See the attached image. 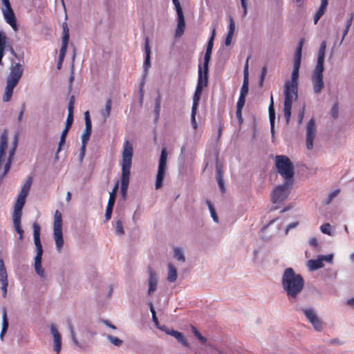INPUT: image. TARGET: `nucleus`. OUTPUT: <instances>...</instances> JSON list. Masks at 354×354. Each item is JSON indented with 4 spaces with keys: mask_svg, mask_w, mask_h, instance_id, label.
I'll list each match as a JSON object with an SVG mask.
<instances>
[{
    "mask_svg": "<svg viewBox=\"0 0 354 354\" xmlns=\"http://www.w3.org/2000/svg\"><path fill=\"white\" fill-rule=\"evenodd\" d=\"M281 286L290 301H295L303 290L304 281L301 274L291 268H286L282 275Z\"/></svg>",
    "mask_w": 354,
    "mask_h": 354,
    "instance_id": "1",
    "label": "nucleus"
},
{
    "mask_svg": "<svg viewBox=\"0 0 354 354\" xmlns=\"http://www.w3.org/2000/svg\"><path fill=\"white\" fill-rule=\"evenodd\" d=\"M133 157V146L129 140H126L123 145L122 160V176L120 193L122 197H126L129 183L130 169Z\"/></svg>",
    "mask_w": 354,
    "mask_h": 354,
    "instance_id": "2",
    "label": "nucleus"
},
{
    "mask_svg": "<svg viewBox=\"0 0 354 354\" xmlns=\"http://www.w3.org/2000/svg\"><path fill=\"white\" fill-rule=\"evenodd\" d=\"M33 228V238L34 243L36 248V256L34 259V268L35 272L41 278L45 277L44 270L41 266V259L43 255V248L40 241V226L34 223L32 225Z\"/></svg>",
    "mask_w": 354,
    "mask_h": 354,
    "instance_id": "3",
    "label": "nucleus"
},
{
    "mask_svg": "<svg viewBox=\"0 0 354 354\" xmlns=\"http://www.w3.org/2000/svg\"><path fill=\"white\" fill-rule=\"evenodd\" d=\"M276 167L278 173L285 179L287 183H293L294 167L287 156H277Z\"/></svg>",
    "mask_w": 354,
    "mask_h": 354,
    "instance_id": "4",
    "label": "nucleus"
},
{
    "mask_svg": "<svg viewBox=\"0 0 354 354\" xmlns=\"http://www.w3.org/2000/svg\"><path fill=\"white\" fill-rule=\"evenodd\" d=\"M8 147V132L4 130L0 136V171L3 167V172L0 174V184L10 169L12 162L6 160V150Z\"/></svg>",
    "mask_w": 354,
    "mask_h": 354,
    "instance_id": "5",
    "label": "nucleus"
},
{
    "mask_svg": "<svg viewBox=\"0 0 354 354\" xmlns=\"http://www.w3.org/2000/svg\"><path fill=\"white\" fill-rule=\"evenodd\" d=\"M324 66H315L311 73L313 91L315 95H319L324 88L323 72Z\"/></svg>",
    "mask_w": 354,
    "mask_h": 354,
    "instance_id": "6",
    "label": "nucleus"
},
{
    "mask_svg": "<svg viewBox=\"0 0 354 354\" xmlns=\"http://www.w3.org/2000/svg\"><path fill=\"white\" fill-rule=\"evenodd\" d=\"M167 152L166 148H162L159 159L158 172L156 175L155 187L156 189H160L162 186V182L165 178L167 169Z\"/></svg>",
    "mask_w": 354,
    "mask_h": 354,
    "instance_id": "7",
    "label": "nucleus"
},
{
    "mask_svg": "<svg viewBox=\"0 0 354 354\" xmlns=\"http://www.w3.org/2000/svg\"><path fill=\"white\" fill-rule=\"evenodd\" d=\"M62 28L63 30V35L62 38V46L59 50V61L57 63L58 69L61 68L62 62L66 53V50L70 37L68 26L66 21L62 23Z\"/></svg>",
    "mask_w": 354,
    "mask_h": 354,
    "instance_id": "8",
    "label": "nucleus"
},
{
    "mask_svg": "<svg viewBox=\"0 0 354 354\" xmlns=\"http://www.w3.org/2000/svg\"><path fill=\"white\" fill-rule=\"evenodd\" d=\"M24 66L22 64L11 61L10 72L7 77L6 82L17 85L23 75Z\"/></svg>",
    "mask_w": 354,
    "mask_h": 354,
    "instance_id": "9",
    "label": "nucleus"
},
{
    "mask_svg": "<svg viewBox=\"0 0 354 354\" xmlns=\"http://www.w3.org/2000/svg\"><path fill=\"white\" fill-rule=\"evenodd\" d=\"M24 205L21 203L16 202L15 204L14 211L12 213L13 225L16 232L19 234V239L22 240L24 238V230L21 226V217L22 215V209Z\"/></svg>",
    "mask_w": 354,
    "mask_h": 354,
    "instance_id": "10",
    "label": "nucleus"
},
{
    "mask_svg": "<svg viewBox=\"0 0 354 354\" xmlns=\"http://www.w3.org/2000/svg\"><path fill=\"white\" fill-rule=\"evenodd\" d=\"M293 183H287L286 181L283 185L277 187L272 195V201L273 203H281L284 201L289 194V189Z\"/></svg>",
    "mask_w": 354,
    "mask_h": 354,
    "instance_id": "11",
    "label": "nucleus"
},
{
    "mask_svg": "<svg viewBox=\"0 0 354 354\" xmlns=\"http://www.w3.org/2000/svg\"><path fill=\"white\" fill-rule=\"evenodd\" d=\"M177 12V26L175 31V37L178 38L180 37L185 31V18L183 12L182 8L180 6L178 0H172Z\"/></svg>",
    "mask_w": 354,
    "mask_h": 354,
    "instance_id": "12",
    "label": "nucleus"
},
{
    "mask_svg": "<svg viewBox=\"0 0 354 354\" xmlns=\"http://www.w3.org/2000/svg\"><path fill=\"white\" fill-rule=\"evenodd\" d=\"M3 18L5 21L12 27L15 30H17V25L15 12L11 7L10 3L2 4L1 8Z\"/></svg>",
    "mask_w": 354,
    "mask_h": 354,
    "instance_id": "13",
    "label": "nucleus"
},
{
    "mask_svg": "<svg viewBox=\"0 0 354 354\" xmlns=\"http://www.w3.org/2000/svg\"><path fill=\"white\" fill-rule=\"evenodd\" d=\"M316 135V122L312 118L307 123L306 127V148L311 150L313 148V141Z\"/></svg>",
    "mask_w": 354,
    "mask_h": 354,
    "instance_id": "14",
    "label": "nucleus"
},
{
    "mask_svg": "<svg viewBox=\"0 0 354 354\" xmlns=\"http://www.w3.org/2000/svg\"><path fill=\"white\" fill-rule=\"evenodd\" d=\"M303 312L316 331H321L323 329V322L318 317L314 309L306 308L303 310Z\"/></svg>",
    "mask_w": 354,
    "mask_h": 354,
    "instance_id": "15",
    "label": "nucleus"
},
{
    "mask_svg": "<svg viewBox=\"0 0 354 354\" xmlns=\"http://www.w3.org/2000/svg\"><path fill=\"white\" fill-rule=\"evenodd\" d=\"M202 92L203 89L199 88V87L196 88L195 92L193 95V103L191 112V123L194 129H196L198 127L196 120V115Z\"/></svg>",
    "mask_w": 354,
    "mask_h": 354,
    "instance_id": "16",
    "label": "nucleus"
},
{
    "mask_svg": "<svg viewBox=\"0 0 354 354\" xmlns=\"http://www.w3.org/2000/svg\"><path fill=\"white\" fill-rule=\"evenodd\" d=\"M298 88H292L289 85L284 86V106H292L293 100L298 97Z\"/></svg>",
    "mask_w": 354,
    "mask_h": 354,
    "instance_id": "17",
    "label": "nucleus"
},
{
    "mask_svg": "<svg viewBox=\"0 0 354 354\" xmlns=\"http://www.w3.org/2000/svg\"><path fill=\"white\" fill-rule=\"evenodd\" d=\"M208 68L209 66L207 67V69L205 70V68L204 67V65L203 66L199 64L198 65V80H197V84L196 88H198L203 89L204 87L207 86L208 83Z\"/></svg>",
    "mask_w": 354,
    "mask_h": 354,
    "instance_id": "18",
    "label": "nucleus"
},
{
    "mask_svg": "<svg viewBox=\"0 0 354 354\" xmlns=\"http://www.w3.org/2000/svg\"><path fill=\"white\" fill-rule=\"evenodd\" d=\"M119 182H116L112 192L110 193L108 204L106 208L105 220L109 221L111 217L113 208L115 201L116 193L118 189Z\"/></svg>",
    "mask_w": 354,
    "mask_h": 354,
    "instance_id": "19",
    "label": "nucleus"
},
{
    "mask_svg": "<svg viewBox=\"0 0 354 354\" xmlns=\"http://www.w3.org/2000/svg\"><path fill=\"white\" fill-rule=\"evenodd\" d=\"M216 35V28L214 27L212 30V35L209 39V41L207 42V45L206 47V50L204 56V62L203 65L205 68V70L207 69V67L209 66V61L211 59V55L212 52L213 45H214V40Z\"/></svg>",
    "mask_w": 354,
    "mask_h": 354,
    "instance_id": "20",
    "label": "nucleus"
},
{
    "mask_svg": "<svg viewBox=\"0 0 354 354\" xmlns=\"http://www.w3.org/2000/svg\"><path fill=\"white\" fill-rule=\"evenodd\" d=\"M50 332L53 336V350L59 354L62 348V337L57 327L52 324L50 326Z\"/></svg>",
    "mask_w": 354,
    "mask_h": 354,
    "instance_id": "21",
    "label": "nucleus"
},
{
    "mask_svg": "<svg viewBox=\"0 0 354 354\" xmlns=\"http://www.w3.org/2000/svg\"><path fill=\"white\" fill-rule=\"evenodd\" d=\"M32 184V177H29L25 184L23 185L21 190L18 195L17 200L16 202L21 203L24 205L26 203V198L28 195Z\"/></svg>",
    "mask_w": 354,
    "mask_h": 354,
    "instance_id": "22",
    "label": "nucleus"
},
{
    "mask_svg": "<svg viewBox=\"0 0 354 354\" xmlns=\"http://www.w3.org/2000/svg\"><path fill=\"white\" fill-rule=\"evenodd\" d=\"M53 238L55 242L56 250L60 252L64 246V238L62 234V227L53 228Z\"/></svg>",
    "mask_w": 354,
    "mask_h": 354,
    "instance_id": "23",
    "label": "nucleus"
},
{
    "mask_svg": "<svg viewBox=\"0 0 354 354\" xmlns=\"http://www.w3.org/2000/svg\"><path fill=\"white\" fill-rule=\"evenodd\" d=\"M148 284V295H151L156 291L158 284V277L156 272L151 268L149 269Z\"/></svg>",
    "mask_w": 354,
    "mask_h": 354,
    "instance_id": "24",
    "label": "nucleus"
},
{
    "mask_svg": "<svg viewBox=\"0 0 354 354\" xmlns=\"http://www.w3.org/2000/svg\"><path fill=\"white\" fill-rule=\"evenodd\" d=\"M145 59L144 61V70L145 73H147L148 69L151 66L150 62V55H151V49L149 46V39L148 37H146L145 39Z\"/></svg>",
    "mask_w": 354,
    "mask_h": 354,
    "instance_id": "25",
    "label": "nucleus"
},
{
    "mask_svg": "<svg viewBox=\"0 0 354 354\" xmlns=\"http://www.w3.org/2000/svg\"><path fill=\"white\" fill-rule=\"evenodd\" d=\"M300 66L293 65V69L291 74V80L287 81L285 85H289L292 88H298L299 84V71Z\"/></svg>",
    "mask_w": 354,
    "mask_h": 354,
    "instance_id": "26",
    "label": "nucleus"
},
{
    "mask_svg": "<svg viewBox=\"0 0 354 354\" xmlns=\"http://www.w3.org/2000/svg\"><path fill=\"white\" fill-rule=\"evenodd\" d=\"M328 3V0H321V4L314 16L313 21L315 24H317L319 19L324 15V14L326 11Z\"/></svg>",
    "mask_w": 354,
    "mask_h": 354,
    "instance_id": "27",
    "label": "nucleus"
},
{
    "mask_svg": "<svg viewBox=\"0 0 354 354\" xmlns=\"http://www.w3.org/2000/svg\"><path fill=\"white\" fill-rule=\"evenodd\" d=\"M326 48V41H322L320 46H319L317 60V63H316L315 66H324Z\"/></svg>",
    "mask_w": 354,
    "mask_h": 354,
    "instance_id": "28",
    "label": "nucleus"
},
{
    "mask_svg": "<svg viewBox=\"0 0 354 354\" xmlns=\"http://www.w3.org/2000/svg\"><path fill=\"white\" fill-rule=\"evenodd\" d=\"M235 30V24L232 17H230V24L228 28V32L225 39V46H228L232 43V37Z\"/></svg>",
    "mask_w": 354,
    "mask_h": 354,
    "instance_id": "29",
    "label": "nucleus"
},
{
    "mask_svg": "<svg viewBox=\"0 0 354 354\" xmlns=\"http://www.w3.org/2000/svg\"><path fill=\"white\" fill-rule=\"evenodd\" d=\"M16 86H17V84H12V83L6 82L5 92H4V94L3 96V101L4 102H8L10 100L12 95L13 89L15 88V87Z\"/></svg>",
    "mask_w": 354,
    "mask_h": 354,
    "instance_id": "30",
    "label": "nucleus"
},
{
    "mask_svg": "<svg viewBox=\"0 0 354 354\" xmlns=\"http://www.w3.org/2000/svg\"><path fill=\"white\" fill-rule=\"evenodd\" d=\"M112 101L111 99H108L105 104V107L104 109L100 111V114L102 117L103 123H106L107 119L110 116L111 109Z\"/></svg>",
    "mask_w": 354,
    "mask_h": 354,
    "instance_id": "31",
    "label": "nucleus"
},
{
    "mask_svg": "<svg viewBox=\"0 0 354 354\" xmlns=\"http://www.w3.org/2000/svg\"><path fill=\"white\" fill-rule=\"evenodd\" d=\"M8 328V319L7 317V311L5 308H3L2 312V328L0 334V338L3 339V336L6 333Z\"/></svg>",
    "mask_w": 354,
    "mask_h": 354,
    "instance_id": "32",
    "label": "nucleus"
},
{
    "mask_svg": "<svg viewBox=\"0 0 354 354\" xmlns=\"http://www.w3.org/2000/svg\"><path fill=\"white\" fill-rule=\"evenodd\" d=\"M167 268H168V274H167V279L169 282L174 283L176 281V280L177 279V276H178L177 270L175 268V266L171 263H168Z\"/></svg>",
    "mask_w": 354,
    "mask_h": 354,
    "instance_id": "33",
    "label": "nucleus"
},
{
    "mask_svg": "<svg viewBox=\"0 0 354 354\" xmlns=\"http://www.w3.org/2000/svg\"><path fill=\"white\" fill-rule=\"evenodd\" d=\"M307 266L310 271H315L324 267V263L322 262L319 257L317 259H310L307 262Z\"/></svg>",
    "mask_w": 354,
    "mask_h": 354,
    "instance_id": "34",
    "label": "nucleus"
},
{
    "mask_svg": "<svg viewBox=\"0 0 354 354\" xmlns=\"http://www.w3.org/2000/svg\"><path fill=\"white\" fill-rule=\"evenodd\" d=\"M303 46V40H301L299 43V45L296 49L295 55H294V62L293 65L300 66L301 61V51Z\"/></svg>",
    "mask_w": 354,
    "mask_h": 354,
    "instance_id": "35",
    "label": "nucleus"
},
{
    "mask_svg": "<svg viewBox=\"0 0 354 354\" xmlns=\"http://www.w3.org/2000/svg\"><path fill=\"white\" fill-rule=\"evenodd\" d=\"M17 144H18V136L16 134V135H15V136L13 138V140L12 142V147H10V149L9 150V155H8V158L6 159L7 160H10V162H12V160H13V158H14L16 149H17Z\"/></svg>",
    "mask_w": 354,
    "mask_h": 354,
    "instance_id": "36",
    "label": "nucleus"
},
{
    "mask_svg": "<svg viewBox=\"0 0 354 354\" xmlns=\"http://www.w3.org/2000/svg\"><path fill=\"white\" fill-rule=\"evenodd\" d=\"M174 257L178 261L184 263L185 261V257L183 250L180 248H175L174 249Z\"/></svg>",
    "mask_w": 354,
    "mask_h": 354,
    "instance_id": "37",
    "label": "nucleus"
},
{
    "mask_svg": "<svg viewBox=\"0 0 354 354\" xmlns=\"http://www.w3.org/2000/svg\"><path fill=\"white\" fill-rule=\"evenodd\" d=\"M353 17H354V14L353 12H351L348 14V18L347 19L346 22L345 28L343 31V36H342L340 44L342 43L345 36L347 35V33L349 30V28L352 24V21H353Z\"/></svg>",
    "mask_w": 354,
    "mask_h": 354,
    "instance_id": "38",
    "label": "nucleus"
},
{
    "mask_svg": "<svg viewBox=\"0 0 354 354\" xmlns=\"http://www.w3.org/2000/svg\"><path fill=\"white\" fill-rule=\"evenodd\" d=\"M62 227V214L56 210L54 215L53 228Z\"/></svg>",
    "mask_w": 354,
    "mask_h": 354,
    "instance_id": "39",
    "label": "nucleus"
},
{
    "mask_svg": "<svg viewBox=\"0 0 354 354\" xmlns=\"http://www.w3.org/2000/svg\"><path fill=\"white\" fill-rule=\"evenodd\" d=\"M68 329H69V331H70V333H71V339L73 341V342L78 347L81 348H83V346L81 344V343L77 340V337H76V335H75V330H74V328L71 324V322H68Z\"/></svg>",
    "mask_w": 354,
    "mask_h": 354,
    "instance_id": "40",
    "label": "nucleus"
},
{
    "mask_svg": "<svg viewBox=\"0 0 354 354\" xmlns=\"http://www.w3.org/2000/svg\"><path fill=\"white\" fill-rule=\"evenodd\" d=\"M269 111V119L270 124H274V120H275V111L274 108V101H273V97L271 95L270 97V103L268 108Z\"/></svg>",
    "mask_w": 354,
    "mask_h": 354,
    "instance_id": "41",
    "label": "nucleus"
},
{
    "mask_svg": "<svg viewBox=\"0 0 354 354\" xmlns=\"http://www.w3.org/2000/svg\"><path fill=\"white\" fill-rule=\"evenodd\" d=\"M0 281L1 283L8 281L7 272L2 259H0Z\"/></svg>",
    "mask_w": 354,
    "mask_h": 354,
    "instance_id": "42",
    "label": "nucleus"
},
{
    "mask_svg": "<svg viewBox=\"0 0 354 354\" xmlns=\"http://www.w3.org/2000/svg\"><path fill=\"white\" fill-rule=\"evenodd\" d=\"M8 46L6 33L0 31V52H4Z\"/></svg>",
    "mask_w": 354,
    "mask_h": 354,
    "instance_id": "43",
    "label": "nucleus"
},
{
    "mask_svg": "<svg viewBox=\"0 0 354 354\" xmlns=\"http://www.w3.org/2000/svg\"><path fill=\"white\" fill-rule=\"evenodd\" d=\"M248 93V77H243V82L240 91V95L246 96Z\"/></svg>",
    "mask_w": 354,
    "mask_h": 354,
    "instance_id": "44",
    "label": "nucleus"
},
{
    "mask_svg": "<svg viewBox=\"0 0 354 354\" xmlns=\"http://www.w3.org/2000/svg\"><path fill=\"white\" fill-rule=\"evenodd\" d=\"M192 331L194 336L197 337V339L203 344H205L207 342V339L204 337L200 332L196 329V327L192 326Z\"/></svg>",
    "mask_w": 354,
    "mask_h": 354,
    "instance_id": "45",
    "label": "nucleus"
},
{
    "mask_svg": "<svg viewBox=\"0 0 354 354\" xmlns=\"http://www.w3.org/2000/svg\"><path fill=\"white\" fill-rule=\"evenodd\" d=\"M206 203H207V205L208 206V208H209L210 214H211V216L212 217L213 220L216 223H218V216H217V215L216 214V212H215V209H214V207L213 205L209 201H207Z\"/></svg>",
    "mask_w": 354,
    "mask_h": 354,
    "instance_id": "46",
    "label": "nucleus"
},
{
    "mask_svg": "<svg viewBox=\"0 0 354 354\" xmlns=\"http://www.w3.org/2000/svg\"><path fill=\"white\" fill-rule=\"evenodd\" d=\"M107 339L111 344L116 346H120L123 342L120 339L111 335H107Z\"/></svg>",
    "mask_w": 354,
    "mask_h": 354,
    "instance_id": "47",
    "label": "nucleus"
},
{
    "mask_svg": "<svg viewBox=\"0 0 354 354\" xmlns=\"http://www.w3.org/2000/svg\"><path fill=\"white\" fill-rule=\"evenodd\" d=\"M320 230L322 233L331 236V225L330 223H324L320 227Z\"/></svg>",
    "mask_w": 354,
    "mask_h": 354,
    "instance_id": "48",
    "label": "nucleus"
},
{
    "mask_svg": "<svg viewBox=\"0 0 354 354\" xmlns=\"http://www.w3.org/2000/svg\"><path fill=\"white\" fill-rule=\"evenodd\" d=\"M291 109L292 106H284L283 111H284V117L286 118V124H288L290 122L291 117Z\"/></svg>",
    "mask_w": 354,
    "mask_h": 354,
    "instance_id": "49",
    "label": "nucleus"
},
{
    "mask_svg": "<svg viewBox=\"0 0 354 354\" xmlns=\"http://www.w3.org/2000/svg\"><path fill=\"white\" fill-rule=\"evenodd\" d=\"M176 340L182 344L183 346L186 347H189V344L187 342L186 339L184 337V335L182 333H179V334L175 337Z\"/></svg>",
    "mask_w": 354,
    "mask_h": 354,
    "instance_id": "50",
    "label": "nucleus"
},
{
    "mask_svg": "<svg viewBox=\"0 0 354 354\" xmlns=\"http://www.w3.org/2000/svg\"><path fill=\"white\" fill-rule=\"evenodd\" d=\"M92 130L84 129L83 134L82 135V143L87 144L88 141Z\"/></svg>",
    "mask_w": 354,
    "mask_h": 354,
    "instance_id": "51",
    "label": "nucleus"
},
{
    "mask_svg": "<svg viewBox=\"0 0 354 354\" xmlns=\"http://www.w3.org/2000/svg\"><path fill=\"white\" fill-rule=\"evenodd\" d=\"M216 180L223 178V167L218 162L216 165Z\"/></svg>",
    "mask_w": 354,
    "mask_h": 354,
    "instance_id": "52",
    "label": "nucleus"
},
{
    "mask_svg": "<svg viewBox=\"0 0 354 354\" xmlns=\"http://www.w3.org/2000/svg\"><path fill=\"white\" fill-rule=\"evenodd\" d=\"M115 232L117 234L122 235L124 234L122 222L121 220H118L115 223Z\"/></svg>",
    "mask_w": 354,
    "mask_h": 354,
    "instance_id": "53",
    "label": "nucleus"
},
{
    "mask_svg": "<svg viewBox=\"0 0 354 354\" xmlns=\"http://www.w3.org/2000/svg\"><path fill=\"white\" fill-rule=\"evenodd\" d=\"M245 97L244 95H239L237 104H236V109H242L245 102Z\"/></svg>",
    "mask_w": 354,
    "mask_h": 354,
    "instance_id": "54",
    "label": "nucleus"
},
{
    "mask_svg": "<svg viewBox=\"0 0 354 354\" xmlns=\"http://www.w3.org/2000/svg\"><path fill=\"white\" fill-rule=\"evenodd\" d=\"M323 263L324 261H327L328 263H332L333 259V254H330L328 255H322L319 257Z\"/></svg>",
    "mask_w": 354,
    "mask_h": 354,
    "instance_id": "55",
    "label": "nucleus"
},
{
    "mask_svg": "<svg viewBox=\"0 0 354 354\" xmlns=\"http://www.w3.org/2000/svg\"><path fill=\"white\" fill-rule=\"evenodd\" d=\"M73 122V115L68 114L66 121L65 128L70 129L72 126Z\"/></svg>",
    "mask_w": 354,
    "mask_h": 354,
    "instance_id": "56",
    "label": "nucleus"
},
{
    "mask_svg": "<svg viewBox=\"0 0 354 354\" xmlns=\"http://www.w3.org/2000/svg\"><path fill=\"white\" fill-rule=\"evenodd\" d=\"M160 104H156L154 106V113H155V120L157 121L159 119L160 117Z\"/></svg>",
    "mask_w": 354,
    "mask_h": 354,
    "instance_id": "57",
    "label": "nucleus"
},
{
    "mask_svg": "<svg viewBox=\"0 0 354 354\" xmlns=\"http://www.w3.org/2000/svg\"><path fill=\"white\" fill-rule=\"evenodd\" d=\"M304 115H305V106H304L298 113V124H301L302 123L304 118Z\"/></svg>",
    "mask_w": 354,
    "mask_h": 354,
    "instance_id": "58",
    "label": "nucleus"
},
{
    "mask_svg": "<svg viewBox=\"0 0 354 354\" xmlns=\"http://www.w3.org/2000/svg\"><path fill=\"white\" fill-rule=\"evenodd\" d=\"M250 57H251V55H248L246 59L245 64L244 66V70H243V77H248V68H249L248 62H249V59H250Z\"/></svg>",
    "mask_w": 354,
    "mask_h": 354,
    "instance_id": "59",
    "label": "nucleus"
},
{
    "mask_svg": "<svg viewBox=\"0 0 354 354\" xmlns=\"http://www.w3.org/2000/svg\"><path fill=\"white\" fill-rule=\"evenodd\" d=\"M338 193H339V190H335L333 192H331L328 195V199H327L326 203L329 204L333 201V199L337 195Z\"/></svg>",
    "mask_w": 354,
    "mask_h": 354,
    "instance_id": "60",
    "label": "nucleus"
},
{
    "mask_svg": "<svg viewBox=\"0 0 354 354\" xmlns=\"http://www.w3.org/2000/svg\"><path fill=\"white\" fill-rule=\"evenodd\" d=\"M65 140H66L65 138L60 137V140H59V142L58 149L57 150L56 156H55V158L56 159H58V153L61 151L62 146L65 143Z\"/></svg>",
    "mask_w": 354,
    "mask_h": 354,
    "instance_id": "61",
    "label": "nucleus"
},
{
    "mask_svg": "<svg viewBox=\"0 0 354 354\" xmlns=\"http://www.w3.org/2000/svg\"><path fill=\"white\" fill-rule=\"evenodd\" d=\"M86 147V144L82 143V146L80 147V153L79 155V158H80V160H82L85 156Z\"/></svg>",
    "mask_w": 354,
    "mask_h": 354,
    "instance_id": "62",
    "label": "nucleus"
},
{
    "mask_svg": "<svg viewBox=\"0 0 354 354\" xmlns=\"http://www.w3.org/2000/svg\"><path fill=\"white\" fill-rule=\"evenodd\" d=\"M331 115L333 118H336L338 116V106L337 104L333 106L331 109Z\"/></svg>",
    "mask_w": 354,
    "mask_h": 354,
    "instance_id": "63",
    "label": "nucleus"
},
{
    "mask_svg": "<svg viewBox=\"0 0 354 354\" xmlns=\"http://www.w3.org/2000/svg\"><path fill=\"white\" fill-rule=\"evenodd\" d=\"M217 182H218V187H219L221 192H225V181H224V179L223 178L218 179Z\"/></svg>",
    "mask_w": 354,
    "mask_h": 354,
    "instance_id": "64",
    "label": "nucleus"
}]
</instances>
